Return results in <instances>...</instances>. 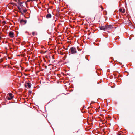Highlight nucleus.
Here are the masks:
<instances>
[{
  "instance_id": "obj_1",
  "label": "nucleus",
  "mask_w": 135,
  "mask_h": 135,
  "mask_svg": "<svg viewBox=\"0 0 135 135\" xmlns=\"http://www.w3.org/2000/svg\"><path fill=\"white\" fill-rule=\"evenodd\" d=\"M69 52H70L72 54L76 53H77L76 49L75 48L72 47L70 48L69 50Z\"/></svg>"
},
{
  "instance_id": "obj_2",
  "label": "nucleus",
  "mask_w": 135,
  "mask_h": 135,
  "mask_svg": "<svg viewBox=\"0 0 135 135\" xmlns=\"http://www.w3.org/2000/svg\"><path fill=\"white\" fill-rule=\"evenodd\" d=\"M13 98V95L12 93H9V96L7 97V99L9 100H10Z\"/></svg>"
},
{
  "instance_id": "obj_3",
  "label": "nucleus",
  "mask_w": 135,
  "mask_h": 135,
  "mask_svg": "<svg viewBox=\"0 0 135 135\" xmlns=\"http://www.w3.org/2000/svg\"><path fill=\"white\" fill-rule=\"evenodd\" d=\"M99 28L101 30L105 31L107 30L106 25L101 26H100Z\"/></svg>"
},
{
  "instance_id": "obj_4",
  "label": "nucleus",
  "mask_w": 135,
  "mask_h": 135,
  "mask_svg": "<svg viewBox=\"0 0 135 135\" xmlns=\"http://www.w3.org/2000/svg\"><path fill=\"white\" fill-rule=\"evenodd\" d=\"M9 35L10 37L11 38H13L14 36V33L13 32L11 31L9 32Z\"/></svg>"
},
{
  "instance_id": "obj_5",
  "label": "nucleus",
  "mask_w": 135,
  "mask_h": 135,
  "mask_svg": "<svg viewBox=\"0 0 135 135\" xmlns=\"http://www.w3.org/2000/svg\"><path fill=\"white\" fill-rule=\"evenodd\" d=\"M31 84L30 83H27L26 84H25V86L26 87L27 86L28 88H30L31 87Z\"/></svg>"
},
{
  "instance_id": "obj_6",
  "label": "nucleus",
  "mask_w": 135,
  "mask_h": 135,
  "mask_svg": "<svg viewBox=\"0 0 135 135\" xmlns=\"http://www.w3.org/2000/svg\"><path fill=\"white\" fill-rule=\"evenodd\" d=\"M27 21L23 19H22L20 21V23L22 24H25L26 23Z\"/></svg>"
},
{
  "instance_id": "obj_7",
  "label": "nucleus",
  "mask_w": 135,
  "mask_h": 135,
  "mask_svg": "<svg viewBox=\"0 0 135 135\" xmlns=\"http://www.w3.org/2000/svg\"><path fill=\"white\" fill-rule=\"evenodd\" d=\"M107 30L111 29L112 27V26L111 25H106Z\"/></svg>"
},
{
  "instance_id": "obj_8",
  "label": "nucleus",
  "mask_w": 135,
  "mask_h": 135,
  "mask_svg": "<svg viewBox=\"0 0 135 135\" xmlns=\"http://www.w3.org/2000/svg\"><path fill=\"white\" fill-rule=\"evenodd\" d=\"M119 11L121 12L122 14H124L125 12V10L124 9L122 10L121 8H120L119 9Z\"/></svg>"
},
{
  "instance_id": "obj_9",
  "label": "nucleus",
  "mask_w": 135,
  "mask_h": 135,
  "mask_svg": "<svg viewBox=\"0 0 135 135\" xmlns=\"http://www.w3.org/2000/svg\"><path fill=\"white\" fill-rule=\"evenodd\" d=\"M51 17V15L50 14H47L46 16V17L48 18H50Z\"/></svg>"
},
{
  "instance_id": "obj_10",
  "label": "nucleus",
  "mask_w": 135,
  "mask_h": 135,
  "mask_svg": "<svg viewBox=\"0 0 135 135\" xmlns=\"http://www.w3.org/2000/svg\"><path fill=\"white\" fill-rule=\"evenodd\" d=\"M27 11V10L26 9H24L23 10V13H25Z\"/></svg>"
},
{
  "instance_id": "obj_11",
  "label": "nucleus",
  "mask_w": 135,
  "mask_h": 135,
  "mask_svg": "<svg viewBox=\"0 0 135 135\" xmlns=\"http://www.w3.org/2000/svg\"><path fill=\"white\" fill-rule=\"evenodd\" d=\"M18 8L19 9L20 11V12H21V11H22V9L19 7H18Z\"/></svg>"
},
{
  "instance_id": "obj_12",
  "label": "nucleus",
  "mask_w": 135,
  "mask_h": 135,
  "mask_svg": "<svg viewBox=\"0 0 135 135\" xmlns=\"http://www.w3.org/2000/svg\"><path fill=\"white\" fill-rule=\"evenodd\" d=\"M35 0H27V2H29L30 1H34Z\"/></svg>"
},
{
  "instance_id": "obj_13",
  "label": "nucleus",
  "mask_w": 135,
  "mask_h": 135,
  "mask_svg": "<svg viewBox=\"0 0 135 135\" xmlns=\"http://www.w3.org/2000/svg\"><path fill=\"white\" fill-rule=\"evenodd\" d=\"M36 32H33L32 33V35L34 36L35 35V34Z\"/></svg>"
},
{
  "instance_id": "obj_14",
  "label": "nucleus",
  "mask_w": 135,
  "mask_h": 135,
  "mask_svg": "<svg viewBox=\"0 0 135 135\" xmlns=\"http://www.w3.org/2000/svg\"><path fill=\"white\" fill-rule=\"evenodd\" d=\"M3 23H6V22H5V21H3Z\"/></svg>"
}]
</instances>
